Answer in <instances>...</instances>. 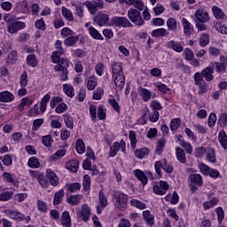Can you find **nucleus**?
<instances>
[{"label": "nucleus", "instance_id": "1", "mask_svg": "<svg viewBox=\"0 0 227 227\" xmlns=\"http://www.w3.org/2000/svg\"><path fill=\"white\" fill-rule=\"evenodd\" d=\"M204 79L207 82H212L214 81V67H207L201 72H196L193 74L195 86H200Z\"/></svg>", "mask_w": 227, "mask_h": 227}, {"label": "nucleus", "instance_id": "2", "mask_svg": "<svg viewBox=\"0 0 227 227\" xmlns=\"http://www.w3.org/2000/svg\"><path fill=\"white\" fill-rule=\"evenodd\" d=\"M4 20L7 24V31L11 35H17L18 31H22V29L26 28V23L13 19L10 14H5Z\"/></svg>", "mask_w": 227, "mask_h": 227}, {"label": "nucleus", "instance_id": "3", "mask_svg": "<svg viewBox=\"0 0 227 227\" xmlns=\"http://www.w3.org/2000/svg\"><path fill=\"white\" fill-rule=\"evenodd\" d=\"M129 202V196L120 192L114 195V205L119 210H125L127 208V203Z\"/></svg>", "mask_w": 227, "mask_h": 227}, {"label": "nucleus", "instance_id": "4", "mask_svg": "<svg viewBox=\"0 0 227 227\" xmlns=\"http://www.w3.org/2000/svg\"><path fill=\"white\" fill-rule=\"evenodd\" d=\"M128 17L129 20L133 24H135V26H138L139 27H142V26H145V20H143V16H141V12L137 9L130 8L128 11Z\"/></svg>", "mask_w": 227, "mask_h": 227}, {"label": "nucleus", "instance_id": "5", "mask_svg": "<svg viewBox=\"0 0 227 227\" xmlns=\"http://www.w3.org/2000/svg\"><path fill=\"white\" fill-rule=\"evenodd\" d=\"M169 191V184L166 181L155 182L153 184V192L157 196H164Z\"/></svg>", "mask_w": 227, "mask_h": 227}, {"label": "nucleus", "instance_id": "6", "mask_svg": "<svg viewBox=\"0 0 227 227\" xmlns=\"http://www.w3.org/2000/svg\"><path fill=\"white\" fill-rule=\"evenodd\" d=\"M6 215L12 219L13 221L22 222L25 221L27 223L31 221V216H26L24 214L18 210L8 209L6 211Z\"/></svg>", "mask_w": 227, "mask_h": 227}, {"label": "nucleus", "instance_id": "7", "mask_svg": "<svg viewBox=\"0 0 227 227\" xmlns=\"http://www.w3.org/2000/svg\"><path fill=\"white\" fill-rule=\"evenodd\" d=\"M110 25L114 27H132L133 26L126 17H114L111 19Z\"/></svg>", "mask_w": 227, "mask_h": 227}, {"label": "nucleus", "instance_id": "8", "mask_svg": "<svg viewBox=\"0 0 227 227\" xmlns=\"http://www.w3.org/2000/svg\"><path fill=\"white\" fill-rule=\"evenodd\" d=\"M25 51L28 54L26 59L27 65L32 68H36L38 67V59H36V54H35V49L27 47Z\"/></svg>", "mask_w": 227, "mask_h": 227}, {"label": "nucleus", "instance_id": "9", "mask_svg": "<svg viewBox=\"0 0 227 227\" xmlns=\"http://www.w3.org/2000/svg\"><path fill=\"white\" fill-rule=\"evenodd\" d=\"M106 3H114L116 0H105ZM119 3L121 4H128V6H134L137 8V10H139L140 12H143L145 10V4H143V1L141 0H119Z\"/></svg>", "mask_w": 227, "mask_h": 227}, {"label": "nucleus", "instance_id": "10", "mask_svg": "<svg viewBox=\"0 0 227 227\" xmlns=\"http://www.w3.org/2000/svg\"><path fill=\"white\" fill-rule=\"evenodd\" d=\"M127 148V145L124 140H121L120 142H114L109 150L110 157H116L117 153L121 150V152H125Z\"/></svg>", "mask_w": 227, "mask_h": 227}, {"label": "nucleus", "instance_id": "11", "mask_svg": "<svg viewBox=\"0 0 227 227\" xmlns=\"http://www.w3.org/2000/svg\"><path fill=\"white\" fill-rule=\"evenodd\" d=\"M84 6H86L90 15H95V13L98 12V9L104 8V2L100 0H98V2L86 1L84 2Z\"/></svg>", "mask_w": 227, "mask_h": 227}, {"label": "nucleus", "instance_id": "12", "mask_svg": "<svg viewBox=\"0 0 227 227\" xmlns=\"http://www.w3.org/2000/svg\"><path fill=\"white\" fill-rule=\"evenodd\" d=\"M77 215L79 219L84 221V223H88L90 221V215H91V207L87 204H82L80 211H77Z\"/></svg>", "mask_w": 227, "mask_h": 227}, {"label": "nucleus", "instance_id": "13", "mask_svg": "<svg viewBox=\"0 0 227 227\" xmlns=\"http://www.w3.org/2000/svg\"><path fill=\"white\" fill-rule=\"evenodd\" d=\"M133 175L136 176V178H137L139 182H141L142 185H146V184H148V177L146 175H152V172L145 171V173L141 169H135L133 171Z\"/></svg>", "mask_w": 227, "mask_h": 227}, {"label": "nucleus", "instance_id": "14", "mask_svg": "<svg viewBox=\"0 0 227 227\" xmlns=\"http://www.w3.org/2000/svg\"><path fill=\"white\" fill-rule=\"evenodd\" d=\"M94 22L100 27L107 26V22H109V14L102 12H99L97 16L94 17Z\"/></svg>", "mask_w": 227, "mask_h": 227}, {"label": "nucleus", "instance_id": "15", "mask_svg": "<svg viewBox=\"0 0 227 227\" xmlns=\"http://www.w3.org/2000/svg\"><path fill=\"white\" fill-rule=\"evenodd\" d=\"M71 5L74 7V15H76V17H79V19H83L84 18V4H82V2L73 1L71 2Z\"/></svg>", "mask_w": 227, "mask_h": 227}, {"label": "nucleus", "instance_id": "16", "mask_svg": "<svg viewBox=\"0 0 227 227\" xmlns=\"http://www.w3.org/2000/svg\"><path fill=\"white\" fill-rule=\"evenodd\" d=\"M191 180V186L192 191H197L198 188H196L194 185H198L199 187H201L203 185V178L201 177V175L200 174H193L190 176Z\"/></svg>", "mask_w": 227, "mask_h": 227}, {"label": "nucleus", "instance_id": "17", "mask_svg": "<svg viewBox=\"0 0 227 227\" xmlns=\"http://www.w3.org/2000/svg\"><path fill=\"white\" fill-rule=\"evenodd\" d=\"M181 22L183 24L184 35L186 36H191L194 32V27L192 26V23L189 22V20H187L185 18H183Z\"/></svg>", "mask_w": 227, "mask_h": 227}, {"label": "nucleus", "instance_id": "18", "mask_svg": "<svg viewBox=\"0 0 227 227\" xmlns=\"http://www.w3.org/2000/svg\"><path fill=\"white\" fill-rule=\"evenodd\" d=\"M99 204L97 206V214H102V211L107 207V199L104 195V192H99Z\"/></svg>", "mask_w": 227, "mask_h": 227}, {"label": "nucleus", "instance_id": "19", "mask_svg": "<svg viewBox=\"0 0 227 227\" xmlns=\"http://www.w3.org/2000/svg\"><path fill=\"white\" fill-rule=\"evenodd\" d=\"M195 18L199 22H208L210 20V17L208 16V12H207L203 9H198L195 12Z\"/></svg>", "mask_w": 227, "mask_h": 227}, {"label": "nucleus", "instance_id": "20", "mask_svg": "<svg viewBox=\"0 0 227 227\" xmlns=\"http://www.w3.org/2000/svg\"><path fill=\"white\" fill-rule=\"evenodd\" d=\"M165 47L167 49H172V51H175V52H182L184 51V47L182 46V43L179 42H176L174 40L168 41L166 44Z\"/></svg>", "mask_w": 227, "mask_h": 227}, {"label": "nucleus", "instance_id": "21", "mask_svg": "<svg viewBox=\"0 0 227 227\" xmlns=\"http://www.w3.org/2000/svg\"><path fill=\"white\" fill-rule=\"evenodd\" d=\"M46 176L50 180V184L53 185V187H56V185L59 184V179H58V176L56 175V173H54V171H52V169L48 168L46 170Z\"/></svg>", "mask_w": 227, "mask_h": 227}, {"label": "nucleus", "instance_id": "22", "mask_svg": "<svg viewBox=\"0 0 227 227\" xmlns=\"http://www.w3.org/2000/svg\"><path fill=\"white\" fill-rule=\"evenodd\" d=\"M34 103H35V99L33 98H29V97L23 98L20 100V103L18 106L19 111H24L26 107H29V106H33Z\"/></svg>", "mask_w": 227, "mask_h": 227}, {"label": "nucleus", "instance_id": "23", "mask_svg": "<svg viewBox=\"0 0 227 227\" xmlns=\"http://www.w3.org/2000/svg\"><path fill=\"white\" fill-rule=\"evenodd\" d=\"M61 224L64 227H72V217L68 211H64L61 215Z\"/></svg>", "mask_w": 227, "mask_h": 227}, {"label": "nucleus", "instance_id": "24", "mask_svg": "<svg viewBox=\"0 0 227 227\" xmlns=\"http://www.w3.org/2000/svg\"><path fill=\"white\" fill-rule=\"evenodd\" d=\"M138 93H139L143 102H148L149 100L152 99L153 92L150 91L148 89H145V88L141 87L138 90Z\"/></svg>", "mask_w": 227, "mask_h": 227}, {"label": "nucleus", "instance_id": "25", "mask_svg": "<svg viewBox=\"0 0 227 227\" xmlns=\"http://www.w3.org/2000/svg\"><path fill=\"white\" fill-rule=\"evenodd\" d=\"M66 169L68 171H71L72 173H77V170L79 169V160H72L66 163L65 165Z\"/></svg>", "mask_w": 227, "mask_h": 227}, {"label": "nucleus", "instance_id": "26", "mask_svg": "<svg viewBox=\"0 0 227 227\" xmlns=\"http://www.w3.org/2000/svg\"><path fill=\"white\" fill-rule=\"evenodd\" d=\"M14 99H15V96H13V93L8 90L0 92V102L8 103V102H12V100Z\"/></svg>", "mask_w": 227, "mask_h": 227}, {"label": "nucleus", "instance_id": "27", "mask_svg": "<svg viewBox=\"0 0 227 227\" xmlns=\"http://www.w3.org/2000/svg\"><path fill=\"white\" fill-rule=\"evenodd\" d=\"M143 217L148 226H153L155 224V216L152 215L150 210L143 211Z\"/></svg>", "mask_w": 227, "mask_h": 227}, {"label": "nucleus", "instance_id": "28", "mask_svg": "<svg viewBox=\"0 0 227 227\" xmlns=\"http://www.w3.org/2000/svg\"><path fill=\"white\" fill-rule=\"evenodd\" d=\"M97 84H98V78L97 76L92 75L87 79L86 86L89 91H93L97 88Z\"/></svg>", "mask_w": 227, "mask_h": 227}, {"label": "nucleus", "instance_id": "29", "mask_svg": "<svg viewBox=\"0 0 227 227\" xmlns=\"http://www.w3.org/2000/svg\"><path fill=\"white\" fill-rule=\"evenodd\" d=\"M176 156L177 160L182 164H185V162H187V157L185 156V151H184V149L180 147L176 148Z\"/></svg>", "mask_w": 227, "mask_h": 227}, {"label": "nucleus", "instance_id": "30", "mask_svg": "<svg viewBox=\"0 0 227 227\" xmlns=\"http://www.w3.org/2000/svg\"><path fill=\"white\" fill-rule=\"evenodd\" d=\"M113 79H114V84L119 90L125 86V76L122 74H116Z\"/></svg>", "mask_w": 227, "mask_h": 227}, {"label": "nucleus", "instance_id": "31", "mask_svg": "<svg viewBox=\"0 0 227 227\" xmlns=\"http://www.w3.org/2000/svg\"><path fill=\"white\" fill-rule=\"evenodd\" d=\"M123 72V67L121 66V63L115 62L112 65V76L116 77V75L121 74Z\"/></svg>", "mask_w": 227, "mask_h": 227}, {"label": "nucleus", "instance_id": "32", "mask_svg": "<svg viewBox=\"0 0 227 227\" xmlns=\"http://www.w3.org/2000/svg\"><path fill=\"white\" fill-rule=\"evenodd\" d=\"M166 164V160H161L154 162V169L156 175L160 178L162 176V169H164V165Z\"/></svg>", "mask_w": 227, "mask_h": 227}, {"label": "nucleus", "instance_id": "33", "mask_svg": "<svg viewBox=\"0 0 227 227\" xmlns=\"http://www.w3.org/2000/svg\"><path fill=\"white\" fill-rule=\"evenodd\" d=\"M206 160L211 162L212 164L215 163L217 159L215 158V150L212 147L208 148L206 153Z\"/></svg>", "mask_w": 227, "mask_h": 227}, {"label": "nucleus", "instance_id": "34", "mask_svg": "<svg viewBox=\"0 0 227 227\" xmlns=\"http://www.w3.org/2000/svg\"><path fill=\"white\" fill-rule=\"evenodd\" d=\"M17 58H19V53L17 52V51H15V50L11 51L7 55L6 64L13 65V63H15V61H17Z\"/></svg>", "mask_w": 227, "mask_h": 227}, {"label": "nucleus", "instance_id": "35", "mask_svg": "<svg viewBox=\"0 0 227 227\" xmlns=\"http://www.w3.org/2000/svg\"><path fill=\"white\" fill-rule=\"evenodd\" d=\"M218 142L223 150H227V135L224 130H221L218 134Z\"/></svg>", "mask_w": 227, "mask_h": 227}, {"label": "nucleus", "instance_id": "36", "mask_svg": "<svg viewBox=\"0 0 227 227\" xmlns=\"http://www.w3.org/2000/svg\"><path fill=\"white\" fill-rule=\"evenodd\" d=\"M167 27L168 31H176L178 29V21L175 18H168L167 20Z\"/></svg>", "mask_w": 227, "mask_h": 227}, {"label": "nucleus", "instance_id": "37", "mask_svg": "<svg viewBox=\"0 0 227 227\" xmlns=\"http://www.w3.org/2000/svg\"><path fill=\"white\" fill-rule=\"evenodd\" d=\"M89 35L94 39V40H104V36H102V34L97 30L94 27H89Z\"/></svg>", "mask_w": 227, "mask_h": 227}, {"label": "nucleus", "instance_id": "38", "mask_svg": "<svg viewBox=\"0 0 227 227\" xmlns=\"http://www.w3.org/2000/svg\"><path fill=\"white\" fill-rule=\"evenodd\" d=\"M169 32L166 28H158L152 31V36L154 38H160L161 36H168Z\"/></svg>", "mask_w": 227, "mask_h": 227}, {"label": "nucleus", "instance_id": "39", "mask_svg": "<svg viewBox=\"0 0 227 227\" xmlns=\"http://www.w3.org/2000/svg\"><path fill=\"white\" fill-rule=\"evenodd\" d=\"M51 129H61V121L59 115H51Z\"/></svg>", "mask_w": 227, "mask_h": 227}, {"label": "nucleus", "instance_id": "40", "mask_svg": "<svg viewBox=\"0 0 227 227\" xmlns=\"http://www.w3.org/2000/svg\"><path fill=\"white\" fill-rule=\"evenodd\" d=\"M82 200V195L81 194H76V195H72L70 197L67 198V203H69V205H79L81 203V200Z\"/></svg>", "mask_w": 227, "mask_h": 227}, {"label": "nucleus", "instance_id": "41", "mask_svg": "<svg viewBox=\"0 0 227 227\" xmlns=\"http://www.w3.org/2000/svg\"><path fill=\"white\" fill-rule=\"evenodd\" d=\"M79 40V35H70L69 37L66 38L64 40V43L65 45H67V47H74V45H75V43H77Z\"/></svg>", "mask_w": 227, "mask_h": 227}, {"label": "nucleus", "instance_id": "42", "mask_svg": "<svg viewBox=\"0 0 227 227\" xmlns=\"http://www.w3.org/2000/svg\"><path fill=\"white\" fill-rule=\"evenodd\" d=\"M49 100H51V95H49V94H46L42 98L41 103H40V112L41 113H45V111H47V104H49Z\"/></svg>", "mask_w": 227, "mask_h": 227}, {"label": "nucleus", "instance_id": "43", "mask_svg": "<svg viewBox=\"0 0 227 227\" xmlns=\"http://www.w3.org/2000/svg\"><path fill=\"white\" fill-rule=\"evenodd\" d=\"M49 100H51V95H49V94H46L42 98L41 103H40V112L41 113H45V111H47V104H49Z\"/></svg>", "mask_w": 227, "mask_h": 227}, {"label": "nucleus", "instance_id": "44", "mask_svg": "<svg viewBox=\"0 0 227 227\" xmlns=\"http://www.w3.org/2000/svg\"><path fill=\"white\" fill-rule=\"evenodd\" d=\"M150 153V149L143 147L135 151V155L137 159H145L146 155Z\"/></svg>", "mask_w": 227, "mask_h": 227}, {"label": "nucleus", "instance_id": "45", "mask_svg": "<svg viewBox=\"0 0 227 227\" xmlns=\"http://www.w3.org/2000/svg\"><path fill=\"white\" fill-rule=\"evenodd\" d=\"M129 203L131 207H135V208H138V210H145V208H146V204L137 199H132Z\"/></svg>", "mask_w": 227, "mask_h": 227}, {"label": "nucleus", "instance_id": "46", "mask_svg": "<svg viewBox=\"0 0 227 227\" xmlns=\"http://www.w3.org/2000/svg\"><path fill=\"white\" fill-rule=\"evenodd\" d=\"M217 203H219V199L213 198V199H211V200L204 202L202 204V207H203L204 210H209V208H214V207H215V205H217Z\"/></svg>", "mask_w": 227, "mask_h": 227}, {"label": "nucleus", "instance_id": "47", "mask_svg": "<svg viewBox=\"0 0 227 227\" xmlns=\"http://www.w3.org/2000/svg\"><path fill=\"white\" fill-rule=\"evenodd\" d=\"M63 91L70 98L75 96V91L74 90V87L70 84L65 83L63 85Z\"/></svg>", "mask_w": 227, "mask_h": 227}, {"label": "nucleus", "instance_id": "48", "mask_svg": "<svg viewBox=\"0 0 227 227\" xmlns=\"http://www.w3.org/2000/svg\"><path fill=\"white\" fill-rule=\"evenodd\" d=\"M62 15L68 22H74V13L67 7H62Z\"/></svg>", "mask_w": 227, "mask_h": 227}, {"label": "nucleus", "instance_id": "49", "mask_svg": "<svg viewBox=\"0 0 227 227\" xmlns=\"http://www.w3.org/2000/svg\"><path fill=\"white\" fill-rule=\"evenodd\" d=\"M65 155H67V150L60 149V150L57 151L54 154H52L50 157V160L52 162H54V160H58L61 159V157H65Z\"/></svg>", "mask_w": 227, "mask_h": 227}, {"label": "nucleus", "instance_id": "50", "mask_svg": "<svg viewBox=\"0 0 227 227\" xmlns=\"http://www.w3.org/2000/svg\"><path fill=\"white\" fill-rule=\"evenodd\" d=\"M65 196V191L59 190L54 195L53 205H59L63 201V197Z\"/></svg>", "mask_w": 227, "mask_h": 227}, {"label": "nucleus", "instance_id": "51", "mask_svg": "<svg viewBox=\"0 0 227 227\" xmlns=\"http://www.w3.org/2000/svg\"><path fill=\"white\" fill-rule=\"evenodd\" d=\"M76 152L80 155H82V153L86 152V145H84V141L82 139H78L76 142Z\"/></svg>", "mask_w": 227, "mask_h": 227}, {"label": "nucleus", "instance_id": "52", "mask_svg": "<svg viewBox=\"0 0 227 227\" xmlns=\"http://www.w3.org/2000/svg\"><path fill=\"white\" fill-rule=\"evenodd\" d=\"M27 165L32 169H37V168H40V160L36 157H31L27 161Z\"/></svg>", "mask_w": 227, "mask_h": 227}, {"label": "nucleus", "instance_id": "53", "mask_svg": "<svg viewBox=\"0 0 227 227\" xmlns=\"http://www.w3.org/2000/svg\"><path fill=\"white\" fill-rule=\"evenodd\" d=\"M3 178L5 182H8V184H12L13 185H17V181L15 180V177H13V175L4 172L3 174Z\"/></svg>", "mask_w": 227, "mask_h": 227}, {"label": "nucleus", "instance_id": "54", "mask_svg": "<svg viewBox=\"0 0 227 227\" xmlns=\"http://www.w3.org/2000/svg\"><path fill=\"white\" fill-rule=\"evenodd\" d=\"M60 35L63 38H68L70 36H74V35H75V32H74V30L69 28L68 27H66L62 28Z\"/></svg>", "mask_w": 227, "mask_h": 227}, {"label": "nucleus", "instance_id": "55", "mask_svg": "<svg viewBox=\"0 0 227 227\" xmlns=\"http://www.w3.org/2000/svg\"><path fill=\"white\" fill-rule=\"evenodd\" d=\"M67 191L70 192H77L81 191V184L79 183H73L66 185Z\"/></svg>", "mask_w": 227, "mask_h": 227}, {"label": "nucleus", "instance_id": "56", "mask_svg": "<svg viewBox=\"0 0 227 227\" xmlns=\"http://www.w3.org/2000/svg\"><path fill=\"white\" fill-rule=\"evenodd\" d=\"M217 121V115L215 113L209 114L207 119V125L210 129H214L215 127V123Z\"/></svg>", "mask_w": 227, "mask_h": 227}, {"label": "nucleus", "instance_id": "57", "mask_svg": "<svg viewBox=\"0 0 227 227\" xmlns=\"http://www.w3.org/2000/svg\"><path fill=\"white\" fill-rule=\"evenodd\" d=\"M13 198V192L7 191L0 194V201H10Z\"/></svg>", "mask_w": 227, "mask_h": 227}, {"label": "nucleus", "instance_id": "58", "mask_svg": "<svg viewBox=\"0 0 227 227\" xmlns=\"http://www.w3.org/2000/svg\"><path fill=\"white\" fill-rule=\"evenodd\" d=\"M200 171L202 175H205V176H208L210 175V167L205 163H200L199 164Z\"/></svg>", "mask_w": 227, "mask_h": 227}, {"label": "nucleus", "instance_id": "59", "mask_svg": "<svg viewBox=\"0 0 227 227\" xmlns=\"http://www.w3.org/2000/svg\"><path fill=\"white\" fill-rule=\"evenodd\" d=\"M107 109L104 106L98 107V120H106Z\"/></svg>", "mask_w": 227, "mask_h": 227}, {"label": "nucleus", "instance_id": "60", "mask_svg": "<svg viewBox=\"0 0 227 227\" xmlns=\"http://www.w3.org/2000/svg\"><path fill=\"white\" fill-rule=\"evenodd\" d=\"M53 142H54V140L52 139V136L46 135V136L43 137L42 143L47 148H50V146H52Z\"/></svg>", "mask_w": 227, "mask_h": 227}, {"label": "nucleus", "instance_id": "61", "mask_svg": "<svg viewBox=\"0 0 227 227\" xmlns=\"http://www.w3.org/2000/svg\"><path fill=\"white\" fill-rule=\"evenodd\" d=\"M180 146H182L185 150L188 155H191V153H192V145H191V143L183 140L180 142Z\"/></svg>", "mask_w": 227, "mask_h": 227}, {"label": "nucleus", "instance_id": "62", "mask_svg": "<svg viewBox=\"0 0 227 227\" xmlns=\"http://www.w3.org/2000/svg\"><path fill=\"white\" fill-rule=\"evenodd\" d=\"M37 209L39 210V212L45 214V212L49 210V207L47 206V203H45L44 201L37 200Z\"/></svg>", "mask_w": 227, "mask_h": 227}, {"label": "nucleus", "instance_id": "63", "mask_svg": "<svg viewBox=\"0 0 227 227\" xmlns=\"http://www.w3.org/2000/svg\"><path fill=\"white\" fill-rule=\"evenodd\" d=\"M212 10L215 19H223L224 12H223V10H221V8L217 6H213Z\"/></svg>", "mask_w": 227, "mask_h": 227}, {"label": "nucleus", "instance_id": "64", "mask_svg": "<svg viewBox=\"0 0 227 227\" xmlns=\"http://www.w3.org/2000/svg\"><path fill=\"white\" fill-rule=\"evenodd\" d=\"M227 123V114H221L217 121V124L220 125V127H226Z\"/></svg>", "mask_w": 227, "mask_h": 227}]
</instances>
